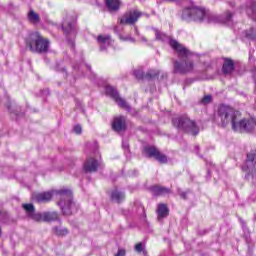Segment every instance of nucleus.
Segmentation results:
<instances>
[{"mask_svg": "<svg viewBox=\"0 0 256 256\" xmlns=\"http://www.w3.org/2000/svg\"><path fill=\"white\" fill-rule=\"evenodd\" d=\"M106 94L109 95V97H112V99H114V101L122 109H126V111H130L131 110V106H129V104H127L125 99H123V98H121L119 96V93L117 92V90L113 86H107L106 87Z\"/></svg>", "mask_w": 256, "mask_h": 256, "instance_id": "nucleus-10", "label": "nucleus"}, {"mask_svg": "<svg viewBox=\"0 0 256 256\" xmlns=\"http://www.w3.org/2000/svg\"><path fill=\"white\" fill-rule=\"evenodd\" d=\"M62 29L66 35H71L75 37L77 31L75 30V20L67 19L62 23Z\"/></svg>", "mask_w": 256, "mask_h": 256, "instance_id": "nucleus-13", "label": "nucleus"}, {"mask_svg": "<svg viewBox=\"0 0 256 256\" xmlns=\"http://www.w3.org/2000/svg\"><path fill=\"white\" fill-rule=\"evenodd\" d=\"M115 256H125V250L123 249L118 250V253Z\"/></svg>", "mask_w": 256, "mask_h": 256, "instance_id": "nucleus-37", "label": "nucleus"}, {"mask_svg": "<svg viewBox=\"0 0 256 256\" xmlns=\"http://www.w3.org/2000/svg\"><path fill=\"white\" fill-rule=\"evenodd\" d=\"M73 131H74V133H76V135H81L82 128H81L80 125H76V126L73 128Z\"/></svg>", "mask_w": 256, "mask_h": 256, "instance_id": "nucleus-35", "label": "nucleus"}, {"mask_svg": "<svg viewBox=\"0 0 256 256\" xmlns=\"http://www.w3.org/2000/svg\"><path fill=\"white\" fill-rule=\"evenodd\" d=\"M155 37L157 41H165L167 39V34L155 29Z\"/></svg>", "mask_w": 256, "mask_h": 256, "instance_id": "nucleus-27", "label": "nucleus"}, {"mask_svg": "<svg viewBox=\"0 0 256 256\" xmlns=\"http://www.w3.org/2000/svg\"><path fill=\"white\" fill-rule=\"evenodd\" d=\"M182 17L186 21H197L199 23H201V21H207V23H213V21H215V16H213L209 10L194 5L184 9Z\"/></svg>", "mask_w": 256, "mask_h": 256, "instance_id": "nucleus-3", "label": "nucleus"}, {"mask_svg": "<svg viewBox=\"0 0 256 256\" xmlns=\"http://www.w3.org/2000/svg\"><path fill=\"white\" fill-rule=\"evenodd\" d=\"M157 215H158L159 221H161V219H165V217H167L169 215V208H167L166 204L158 205Z\"/></svg>", "mask_w": 256, "mask_h": 256, "instance_id": "nucleus-20", "label": "nucleus"}, {"mask_svg": "<svg viewBox=\"0 0 256 256\" xmlns=\"http://www.w3.org/2000/svg\"><path fill=\"white\" fill-rule=\"evenodd\" d=\"M242 171L248 173V175L256 171V150H252L247 155V160L245 165L242 166Z\"/></svg>", "mask_w": 256, "mask_h": 256, "instance_id": "nucleus-12", "label": "nucleus"}, {"mask_svg": "<svg viewBox=\"0 0 256 256\" xmlns=\"http://www.w3.org/2000/svg\"><path fill=\"white\" fill-rule=\"evenodd\" d=\"M99 165H101V155L95 153V156H91L85 161L84 171L86 173H95L99 169Z\"/></svg>", "mask_w": 256, "mask_h": 256, "instance_id": "nucleus-9", "label": "nucleus"}, {"mask_svg": "<svg viewBox=\"0 0 256 256\" xmlns=\"http://www.w3.org/2000/svg\"><path fill=\"white\" fill-rule=\"evenodd\" d=\"M242 37H244V39H248V41H256V28L245 30L242 33Z\"/></svg>", "mask_w": 256, "mask_h": 256, "instance_id": "nucleus-24", "label": "nucleus"}, {"mask_svg": "<svg viewBox=\"0 0 256 256\" xmlns=\"http://www.w3.org/2000/svg\"><path fill=\"white\" fill-rule=\"evenodd\" d=\"M158 75H159V72L155 70H151L147 73V76L150 78L157 77Z\"/></svg>", "mask_w": 256, "mask_h": 256, "instance_id": "nucleus-34", "label": "nucleus"}, {"mask_svg": "<svg viewBox=\"0 0 256 256\" xmlns=\"http://www.w3.org/2000/svg\"><path fill=\"white\" fill-rule=\"evenodd\" d=\"M52 198V192L35 193L32 195V199L33 201H36V203H47Z\"/></svg>", "mask_w": 256, "mask_h": 256, "instance_id": "nucleus-16", "label": "nucleus"}, {"mask_svg": "<svg viewBox=\"0 0 256 256\" xmlns=\"http://www.w3.org/2000/svg\"><path fill=\"white\" fill-rule=\"evenodd\" d=\"M135 251H137V253H143V255H147V251H145L143 249V243H138L135 245Z\"/></svg>", "mask_w": 256, "mask_h": 256, "instance_id": "nucleus-32", "label": "nucleus"}, {"mask_svg": "<svg viewBox=\"0 0 256 256\" xmlns=\"http://www.w3.org/2000/svg\"><path fill=\"white\" fill-rule=\"evenodd\" d=\"M27 17H28V21L32 23V25H37L38 23L41 22V17L34 10H30L28 12Z\"/></svg>", "mask_w": 256, "mask_h": 256, "instance_id": "nucleus-23", "label": "nucleus"}, {"mask_svg": "<svg viewBox=\"0 0 256 256\" xmlns=\"http://www.w3.org/2000/svg\"><path fill=\"white\" fill-rule=\"evenodd\" d=\"M127 127V124L125 122V117L120 116L114 118V121L112 123V129L116 131L117 133H121V131H125Z\"/></svg>", "mask_w": 256, "mask_h": 256, "instance_id": "nucleus-15", "label": "nucleus"}, {"mask_svg": "<svg viewBox=\"0 0 256 256\" xmlns=\"http://www.w3.org/2000/svg\"><path fill=\"white\" fill-rule=\"evenodd\" d=\"M249 59H250V60H251V59H253V56H252V55H250Z\"/></svg>", "mask_w": 256, "mask_h": 256, "instance_id": "nucleus-41", "label": "nucleus"}, {"mask_svg": "<svg viewBox=\"0 0 256 256\" xmlns=\"http://www.w3.org/2000/svg\"><path fill=\"white\" fill-rule=\"evenodd\" d=\"M135 34L139 36V39L142 43H147V38L141 34H139V30L135 28Z\"/></svg>", "mask_w": 256, "mask_h": 256, "instance_id": "nucleus-33", "label": "nucleus"}, {"mask_svg": "<svg viewBox=\"0 0 256 256\" xmlns=\"http://www.w3.org/2000/svg\"><path fill=\"white\" fill-rule=\"evenodd\" d=\"M97 42L100 45V51H105L107 50V47L113 45V39H111L110 35H99L97 37Z\"/></svg>", "mask_w": 256, "mask_h": 256, "instance_id": "nucleus-14", "label": "nucleus"}, {"mask_svg": "<svg viewBox=\"0 0 256 256\" xmlns=\"http://www.w3.org/2000/svg\"><path fill=\"white\" fill-rule=\"evenodd\" d=\"M211 101H213V97L211 95H206L202 98L201 104L202 105H209V103H211Z\"/></svg>", "mask_w": 256, "mask_h": 256, "instance_id": "nucleus-31", "label": "nucleus"}, {"mask_svg": "<svg viewBox=\"0 0 256 256\" xmlns=\"http://www.w3.org/2000/svg\"><path fill=\"white\" fill-rule=\"evenodd\" d=\"M23 209L31 215L32 213H35V206L33 204H23Z\"/></svg>", "mask_w": 256, "mask_h": 256, "instance_id": "nucleus-29", "label": "nucleus"}, {"mask_svg": "<svg viewBox=\"0 0 256 256\" xmlns=\"http://www.w3.org/2000/svg\"><path fill=\"white\" fill-rule=\"evenodd\" d=\"M121 39L123 41H130L131 43H135V38L131 37V36H127V37H121Z\"/></svg>", "mask_w": 256, "mask_h": 256, "instance_id": "nucleus-36", "label": "nucleus"}, {"mask_svg": "<svg viewBox=\"0 0 256 256\" xmlns=\"http://www.w3.org/2000/svg\"><path fill=\"white\" fill-rule=\"evenodd\" d=\"M219 23H224L225 25H233V13L232 12H225L222 16L218 17Z\"/></svg>", "mask_w": 256, "mask_h": 256, "instance_id": "nucleus-18", "label": "nucleus"}, {"mask_svg": "<svg viewBox=\"0 0 256 256\" xmlns=\"http://www.w3.org/2000/svg\"><path fill=\"white\" fill-rule=\"evenodd\" d=\"M170 47H172L180 59H183L181 62H174V73H180L182 75H185V73H193V71H195V63L189 59V57H191V52L185 48V46L173 39L170 40Z\"/></svg>", "mask_w": 256, "mask_h": 256, "instance_id": "nucleus-1", "label": "nucleus"}, {"mask_svg": "<svg viewBox=\"0 0 256 256\" xmlns=\"http://www.w3.org/2000/svg\"><path fill=\"white\" fill-rule=\"evenodd\" d=\"M110 197L112 201H115V203H121V201L125 200V193L115 189L111 192Z\"/></svg>", "mask_w": 256, "mask_h": 256, "instance_id": "nucleus-22", "label": "nucleus"}, {"mask_svg": "<svg viewBox=\"0 0 256 256\" xmlns=\"http://www.w3.org/2000/svg\"><path fill=\"white\" fill-rule=\"evenodd\" d=\"M58 196V205L63 213V215H73L77 213V207L75 202H73V193L69 189H60L55 191Z\"/></svg>", "mask_w": 256, "mask_h": 256, "instance_id": "nucleus-4", "label": "nucleus"}, {"mask_svg": "<svg viewBox=\"0 0 256 256\" xmlns=\"http://www.w3.org/2000/svg\"><path fill=\"white\" fill-rule=\"evenodd\" d=\"M54 231L56 235H59L60 237H63L64 235H67V233H69L67 228H62V227H56Z\"/></svg>", "mask_w": 256, "mask_h": 256, "instance_id": "nucleus-28", "label": "nucleus"}, {"mask_svg": "<svg viewBox=\"0 0 256 256\" xmlns=\"http://www.w3.org/2000/svg\"><path fill=\"white\" fill-rule=\"evenodd\" d=\"M141 12L139 10H130L120 19V25H134L141 17Z\"/></svg>", "mask_w": 256, "mask_h": 256, "instance_id": "nucleus-11", "label": "nucleus"}, {"mask_svg": "<svg viewBox=\"0 0 256 256\" xmlns=\"http://www.w3.org/2000/svg\"><path fill=\"white\" fill-rule=\"evenodd\" d=\"M195 149H196V151H198V149H199V146H196V147H195Z\"/></svg>", "mask_w": 256, "mask_h": 256, "instance_id": "nucleus-40", "label": "nucleus"}, {"mask_svg": "<svg viewBox=\"0 0 256 256\" xmlns=\"http://www.w3.org/2000/svg\"><path fill=\"white\" fill-rule=\"evenodd\" d=\"M143 155L144 157H153L154 159H156V161H159V163H167V156L159 152L155 146L144 147Z\"/></svg>", "mask_w": 256, "mask_h": 256, "instance_id": "nucleus-8", "label": "nucleus"}, {"mask_svg": "<svg viewBox=\"0 0 256 256\" xmlns=\"http://www.w3.org/2000/svg\"><path fill=\"white\" fill-rule=\"evenodd\" d=\"M26 45L32 53H47L51 42L49 39L41 36L39 32H33L27 38Z\"/></svg>", "mask_w": 256, "mask_h": 256, "instance_id": "nucleus-5", "label": "nucleus"}, {"mask_svg": "<svg viewBox=\"0 0 256 256\" xmlns=\"http://www.w3.org/2000/svg\"><path fill=\"white\" fill-rule=\"evenodd\" d=\"M57 219H59V214H57V212H44L45 222L57 221Z\"/></svg>", "mask_w": 256, "mask_h": 256, "instance_id": "nucleus-25", "label": "nucleus"}, {"mask_svg": "<svg viewBox=\"0 0 256 256\" xmlns=\"http://www.w3.org/2000/svg\"><path fill=\"white\" fill-rule=\"evenodd\" d=\"M151 191L152 195H156V197H165V195H171L172 193L171 189L165 186H152Z\"/></svg>", "mask_w": 256, "mask_h": 256, "instance_id": "nucleus-17", "label": "nucleus"}, {"mask_svg": "<svg viewBox=\"0 0 256 256\" xmlns=\"http://www.w3.org/2000/svg\"><path fill=\"white\" fill-rule=\"evenodd\" d=\"M109 11H119L121 7V0H104Z\"/></svg>", "mask_w": 256, "mask_h": 256, "instance_id": "nucleus-19", "label": "nucleus"}, {"mask_svg": "<svg viewBox=\"0 0 256 256\" xmlns=\"http://www.w3.org/2000/svg\"><path fill=\"white\" fill-rule=\"evenodd\" d=\"M256 127V119L255 118H244L241 120V118H238L236 120V125H234L233 131H238L240 133L246 132L249 133L250 131H253Z\"/></svg>", "mask_w": 256, "mask_h": 256, "instance_id": "nucleus-7", "label": "nucleus"}, {"mask_svg": "<svg viewBox=\"0 0 256 256\" xmlns=\"http://www.w3.org/2000/svg\"><path fill=\"white\" fill-rule=\"evenodd\" d=\"M180 196L182 197V199H187V193L186 192H182L180 194Z\"/></svg>", "mask_w": 256, "mask_h": 256, "instance_id": "nucleus-39", "label": "nucleus"}, {"mask_svg": "<svg viewBox=\"0 0 256 256\" xmlns=\"http://www.w3.org/2000/svg\"><path fill=\"white\" fill-rule=\"evenodd\" d=\"M30 217H31V219H33V221H38V222H40V221H45V212L44 213H32L31 215H30Z\"/></svg>", "mask_w": 256, "mask_h": 256, "instance_id": "nucleus-26", "label": "nucleus"}, {"mask_svg": "<svg viewBox=\"0 0 256 256\" xmlns=\"http://www.w3.org/2000/svg\"><path fill=\"white\" fill-rule=\"evenodd\" d=\"M122 147H123V149H125V150L129 149V143L123 142V143H122Z\"/></svg>", "mask_w": 256, "mask_h": 256, "instance_id": "nucleus-38", "label": "nucleus"}, {"mask_svg": "<svg viewBox=\"0 0 256 256\" xmlns=\"http://www.w3.org/2000/svg\"><path fill=\"white\" fill-rule=\"evenodd\" d=\"M241 118V113L235 111L230 106L227 105H220L217 110L216 120L217 123L221 125V127H227L229 123L232 125V129H235V125L237 121Z\"/></svg>", "mask_w": 256, "mask_h": 256, "instance_id": "nucleus-2", "label": "nucleus"}, {"mask_svg": "<svg viewBox=\"0 0 256 256\" xmlns=\"http://www.w3.org/2000/svg\"><path fill=\"white\" fill-rule=\"evenodd\" d=\"M172 123L174 127H177V129H182V131L190 133V135H197L199 133V127L195 121L190 120L187 116L174 118Z\"/></svg>", "mask_w": 256, "mask_h": 256, "instance_id": "nucleus-6", "label": "nucleus"}, {"mask_svg": "<svg viewBox=\"0 0 256 256\" xmlns=\"http://www.w3.org/2000/svg\"><path fill=\"white\" fill-rule=\"evenodd\" d=\"M233 69H235V63H233V60L226 59L222 71L225 75H229L230 73H233Z\"/></svg>", "mask_w": 256, "mask_h": 256, "instance_id": "nucleus-21", "label": "nucleus"}, {"mask_svg": "<svg viewBox=\"0 0 256 256\" xmlns=\"http://www.w3.org/2000/svg\"><path fill=\"white\" fill-rule=\"evenodd\" d=\"M142 211H145V208L142 207Z\"/></svg>", "mask_w": 256, "mask_h": 256, "instance_id": "nucleus-42", "label": "nucleus"}, {"mask_svg": "<svg viewBox=\"0 0 256 256\" xmlns=\"http://www.w3.org/2000/svg\"><path fill=\"white\" fill-rule=\"evenodd\" d=\"M249 11H250V10L248 9V10H247V13H248V14H249Z\"/></svg>", "mask_w": 256, "mask_h": 256, "instance_id": "nucleus-43", "label": "nucleus"}, {"mask_svg": "<svg viewBox=\"0 0 256 256\" xmlns=\"http://www.w3.org/2000/svg\"><path fill=\"white\" fill-rule=\"evenodd\" d=\"M134 75H135L136 79H143L145 77V74L143 73L142 68H138V69L134 70Z\"/></svg>", "mask_w": 256, "mask_h": 256, "instance_id": "nucleus-30", "label": "nucleus"}]
</instances>
